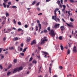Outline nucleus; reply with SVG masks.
Masks as SVG:
<instances>
[{
  "mask_svg": "<svg viewBox=\"0 0 77 77\" xmlns=\"http://www.w3.org/2000/svg\"><path fill=\"white\" fill-rule=\"evenodd\" d=\"M53 77H57V75H54Z\"/></svg>",
  "mask_w": 77,
  "mask_h": 77,
  "instance_id": "63",
  "label": "nucleus"
},
{
  "mask_svg": "<svg viewBox=\"0 0 77 77\" xmlns=\"http://www.w3.org/2000/svg\"><path fill=\"white\" fill-rule=\"evenodd\" d=\"M8 31H11V29H8Z\"/></svg>",
  "mask_w": 77,
  "mask_h": 77,
  "instance_id": "64",
  "label": "nucleus"
},
{
  "mask_svg": "<svg viewBox=\"0 0 77 77\" xmlns=\"http://www.w3.org/2000/svg\"><path fill=\"white\" fill-rule=\"evenodd\" d=\"M32 59H33V58H32V57H31L30 58V60H29V61H32Z\"/></svg>",
  "mask_w": 77,
  "mask_h": 77,
  "instance_id": "38",
  "label": "nucleus"
},
{
  "mask_svg": "<svg viewBox=\"0 0 77 77\" xmlns=\"http://www.w3.org/2000/svg\"><path fill=\"white\" fill-rule=\"evenodd\" d=\"M46 38H47V37H45L44 38L43 41H47V40L46 39Z\"/></svg>",
  "mask_w": 77,
  "mask_h": 77,
  "instance_id": "13",
  "label": "nucleus"
},
{
  "mask_svg": "<svg viewBox=\"0 0 77 77\" xmlns=\"http://www.w3.org/2000/svg\"><path fill=\"white\" fill-rule=\"evenodd\" d=\"M58 5L59 6V7H60V8H62V4H60Z\"/></svg>",
  "mask_w": 77,
  "mask_h": 77,
  "instance_id": "34",
  "label": "nucleus"
},
{
  "mask_svg": "<svg viewBox=\"0 0 77 77\" xmlns=\"http://www.w3.org/2000/svg\"><path fill=\"white\" fill-rule=\"evenodd\" d=\"M37 10L38 11H40V8H37Z\"/></svg>",
  "mask_w": 77,
  "mask_h": 77,
  "instance_id": "46",
  "label": "nucleus"
},
{
  "mask_svg": "<svg viewBox=\"0 0 77 77\" xmlns=\"http://www.w3.org/2000/svg\"><path fill=\"white\" fill-rule=\"evenodd\" d=\"M37 63V61L36 60H33L32 62V63L33 64V63H35V64H36Z\"/></svg>",
  "mask_w": 77,
  "mask_h": 77,
  "instance_id": "11",
  "label": "nucleus"
},
{
  "mask_svg": "<svg viewBox=\"0 0 77 77\" xmlns=\"http://www.w3.org/2000/svg\"><path fill=\"white\" fill-rule=\"evenodd\" d=\"M13 21L15 24H16V21H15V20L14 19Z\"/></svg>",
  "mask_w": 77,
  "mask_h": 77,
  "instance_id": "45",
  "label": "nucleus"
},
{
  "mask_svg": "<svg viewBox=\"0 0 77 77\" xmlns=\"http://www.w3.org/2000/svg\"><path fill=\"white\" fill-rule=\"evenodd\" d=\"M7 38L6 37H4L3 38V41H4V42H5L6 41V40L7 39Z\"/></svg>",
  "mask_w": 77,
  "mask_h": 77,
  "instance_id": "18",
  "label": "nucleus"
},
{
  "mask_svg": "<svg viewBox=\"0 0 77 77\" xmlns=\"http://www.w3.org/2000/svg\"><path fill=\"white\" fill-rule=\"evenodd\" d=\"M64 28V26H61L60 27V28H61V31H63V30L65 29V28Z\"/></svg>",
  "mask_w": 77,
  "mask_h": 77,
  "instance_id": "8",
  "label": "nucleus"
},
{
  "mask_svg": "<svg viewBox=\"0 0 77 77\" xmlns=\"http://www.w3.org/2000/svg\"><path fill=\"white\" fill-rule=\"evenodd\" d=\"M63 7L64 9H65V8H66V6L64 5H63Z\"/></svg>",
  "mask_w": 77,
  "mask_h": 77,
  "instance_id": "41",
  "label": "nucleus"
},
{
  "mask_svg": "<svg viewBox=\"0 0 77 77\" xmlns=\"http://www.w3.org/2000/svg\"><path fill=\"white\" fill-rule=\"evenodd\" d=\"M65 8H63L62 10V12H64V11H65Z\"/></svg>",
  "mask_w": 77,
  "mask_h": 77,
  "instance_id": "54",
  "label": "nucleus"
},
{
  "mask_svg": "<svg viewBox=\"0 0 77 77\" xmlns=\"http://www.w3.org/2000/svg\"><path fill=\"white\" fill-rule=\"evenodd\" d=\"M66 24L69 26V27H73V25H70L68 23H66Z\"/></svg>",
  "mask_w": 77,
  "mask_h": 77,
  "instance_id": "7",
  "label": "nucleus"
},
{
  "mask_svg": "<svg viewBox=\"0 0 77 77\" xmlns=\"http://www.w3.org/2000/svg\"><path fill=\"white\" fill-rule=\"evenodd\" d=\"M20 51H22L23 50V48H20Z\"/></svg>",
  "mask_w": 77,
  "mask_h": 77,
  "instance_id": "49",
  "label": "nucleus"
},
{
  "mask_svg": "<svg viewBox=\"0 0 77 77\" xmlns=\"http://www.w3.org/2000/svg\"><path fill=\"white\" fill-rule=\"evenodd\" d=\"M69 1H70V2L71 3H74V0H69Z\"/></svg>",
  "mask_w": 77,
  "mask_h": 77,
  "instance_id": "35",
  "label": "nucleus"
},
{
  "mask_svg": "<svg viewBox=\"0 0 77 77\" xmlns=\"http://www.w3.org/2000/svg\"><path fill=\"white\" fill-rule=\"evenodd\" d=\"M45 41L44 40H43L41 42V44H44Z\"/></svg>",
  "mask_w": 77,
  "mask_h": 77,
  "instance_id": "29",
  "label": "nucleus"
},
{
  "mask_svg": "<svg viewBox=\"0 0 77 77\" xmlns=\"http://www.w3.org/2000/svg\"><path fill=\"white\" fill-rule=\"evenodd\" d=\"M8 4L9 5H11V2H8Z\"/></svg>",
  "mask_w": 77,
  "mask_h": 77,
  "instance_id": "61",
  "label": "nucleus"
},
{
  "mask_svg": "<svg viewBox=\"0 0 77 77\" xmlns=\"http://www.w3.org/2000/svg\"><path fill=\"white\" fill-rule=\"evenodd\" d=\"M38 15H42V13H39V14H38Z\"/></svg>",
  "mask_w": 77,
  "mask_h": 77,
  "instance_id": "52",
  "label": "nucleus"
},
{
  "mask_svg": "<svg viewBox=\"0 0 77 77\" xmlns=\"http://www.w3.org/2000/svg\"><path fill=\"white\" fill-rule=\"evenodd\" d=\"M17 23H18V25H19V26H21V22H17Z\"/></svg>",
  "mask_w": 77,
  "mask_h": 77,
  "instance_id": "27",
  "label": "nucleus"
},
{
  "mask_svg": "<svg viewBox=\"0 0 77 77\" xmlns=\"http://www.w3.org/2000/svg\"><path fill=\"white\" fill-rule=\"evenodd\" d=\"M29 30L30 31L32 30H33V27H30L29 28Z\"/></svg>",
  "mask_w": 77,
  "mask_h": 77,
  "instance_id": "19",
  "label": "nucleus"
},
{
  "mask_svg": "<svg viewBox=\"0 0 77 77\" xmlns=\"http://www.w3.org/2000/svg\"><path fill=\"white\" fill-rule=\"evenodd\" d=\"M9 6H10V5H7V8H8L9 7Z\"/></svg>",
  "mask_w": 77,
  "mask_h": 77,
  "instance_id": "57",
  "label": "nucleus"
},
{
  "mask_svg": "<svg viewBox=\"0 0 77 77\" xmlns=\"http://www.w3.org/2000/svg\"><path fill=\"white\" fill-rule=\"evenodd\" d=\"M20 45L22 47H23V45H24V44H23V43H22Z\"/></svg>",
  "mask_w": 77,
  "mask_h": 77,
  "instance_id": "48",
  "label": "nucleus"
},
{
  "mask_svg": "<svg viewBox=\"0 0 77 77\" xmlns=\"http://www.w3.org/2000/svg\"><path fill=\"white\" fill-rule=\"evenodd\" d=\"M2 49L1 48H0V53H1V52H2Z\"/></svg>",
  "mask_w": 77,
  "mask_h": 77,
  "instance_id": "58",
  "label": "nucleus"
},
{
  "mask_svg": "<svg viewBox=\"0 0 77 77\" xmlns=\"http://www.w3.org/2000/svg\"><path fill=\"white\" fill-rule=\"evenodd\" d=\"M73 51H74V52H75V53H76L77 52V48H76V46H75L73 47Z\"/></svg>",
  "mask_w": 77,
  "mask_h": 77,
  "instance_id": "5",
  "label": "nucleus"
},
{
  "mask_svg": "<svg viewBox=\"0 0 77 77\" xmlns=\"http://www.w3.org/2000/svg\"><path fill=\"white\" fill-rule=\"evenodd\" d=\"M5 24V20H4L2 23V24H3V25H4Z\"/></svg>",
  "mask_w": 77,
  "mask_h": 77,
  "instance_id": "28",
  "label": "nucleus"
},
{
  "mask_svg": "<svg viewBox=\"0 0 77 77\" xmlns=\"http://www.w3.org/2000/svg\"><path fill=\"white\" fill-rule=\"evenodd\" d=\"M43 53H44V54H47V55H48V53L46 52L43 51Z\"/></svg>",
  "mask_w": 77,
  "mask_h": 77,
  "instance_id": "22",
  "label": "nucleus"
},
{
  "mask_svg": "<svg viewBox=\"0 0 77 77\" xmlns=\"http://www.w3.org/2000/svg\"><path fill=\"white\" fill-rule=\"evenodd\" d=\"M36 21H37V23H38V24H40L39 23V20H37Z\"/></svg>",
  "mask_w": 77,
  "mask_h": 77,
  "instance_id": "44",
  "label": "nucleus"
},
{
  "mask_svg": "<svg viewBox=\"0 0 77 77\" xmlns=\"http://www.w3.org/2000/svg\"><path fill=\"white\" fill-rule=\"evenodd\" d=\"M60 47L61 48V50H63V46H62V45H61L60 46Z\"/></svg>",
  "mask_w": 77,
  "mask_h": 77,
  "instance_id": "24",
  "label": "nucleus"
},
{
  "mask_svg": "<svg viewBox=\"0 0 77 77\" xmlns=\"http://www.w3.org/2000/svg\"><path fill=\"white\" fill-rule=\"evenodd\" d=\"M24 27L25 28H27V27H28V25H27V24H26L24 26Z\"/></svg>",
  "mask_w": 77,
  "mask_h": 77,
  "instance_id": "33",
  "label": "nucleus"
},
{
  "mask_svg": "<svg viewBox=\"0 0 77 77\" xmlns=\"http://www.w3.org/2000/svg\"><path fill=\"white\" fill-rule=\"evenodd\" d=\"M51 0H46V2L47 3V2H50V1H51Z\"/></svg>",
  "mask_w": 77,
  "mask_h": 77,
  "instance_id": "43",
  "label": "nucleus"
},
{
  "mask_svg": "<svg viewBox=\"0 0 77 77\" xmlns=\"http://www.w3.org/2000/svg\"><path fill=\"white\" fill-rule=\"evenodd\" d=\"M3 5L4 6V8H6V3H3Z\"/></svg>",
  "mask_w": 77,
  "mask_h": 77,
  "instance_id": "16",
  "label": "nucleus"
},
{
  "mask_svg": "<svg viewBox=\"0 0 77 77\" xmlns=\"http://www.w3.org/2000/svg\"><path fill=\"white\" fill-rule=\"evenodd\" d=\"M17 59H14V63H16L17 62Z\"/></svg>",
  "mask_w": 77,
  "mask_h": 77,
  "instance_id": "40",
  "label": "nucleus"
},
{
  "mask_svg": "<svg viewBox=\"0 0 77 77\" xmlns=\"http://www.w3.org/2000/svg\"><path fill=\"white\" fill-rule=\"evenodd\" d=\"M70 54V50L68 49L67 51V54Z\"/></svg>",
  "mask_w": 77,
  "mask_h": 77,
  "instance_id": "21",
  "label": "nucleus"
},
{
  "mask_svg": "<svg viewBox=\"0 0 77 77\" xmlns=\"http://www.w3.org/2000/svg\"><path fill=\"white\" fill-rule=\"evenodd\" d=\"M47 30H48L49 31H50L51 29H50V27H48V29H47Z\"/></svg>",
  "mask_w": 77,
  "mask_h": 77,
  "instance_id": "42",
  "label": "nucleus"
},
{
  "mask_svg": "<svg viewBox=\"0 0 77 77\" xmlns=\"http://www.w3.org/2000/svg\"><path fill=\"white\" fill-rule=\"evenodd\" d=\"M38 26L39 27V32H41V24L39 23L38 24Z\"/></svg>",
  "mask_w": 77,
  "mask_h": 77,
  "instance_id": "9",
  "label": "nucleus"
},
{
  "mask_svg": "<svg viewBox=\"0 0 77 77\" xmlns=\"http://www.w3.org/2000/svg\"><path fill=\"white\" fill-rule=\"evenodd\" d=\"M60 26V24H58L57 23L55 24L54 25V27L55 28H59V26Z\"/></svg>",
  "mask_w": 77,
  "mask_h": 77,
  "instance_id": "6",
  "label": "nucleus"
},
{
  "mask_svg": "<svg viewBox=\"0 0 77 77\" xmlns=\"http://www.w3.org/2000/svg\"><path fill=\"white\" fill-rule=\"evenodd\" d=\"M36 44V42L35 40L32 41V42L31 43V45H33V44Z\"/></svg>",
  "mask_w": 77,
  "mask_h": 77,
  "instance_id": "4",
  "label": "nucleus"
},
{
  "mask_svg": "<svg viewBox=\"0 0 77 77\" xmlns=\"http://www.w3.org/2000/svg\"><path fill=\"white\" fill-rule=\"evenodd\" d=\"M39 5V2H38L37 4H36V6H38Z\"/></svg>",
  "mask_w": 77,
  "mask_h": 77,
  "instance_id": "55",
  "label": "nucleus"
},
{
  "mask_svg": "<svg viewBox=\"0 0 77 77\" xmlns=\"http://www.w3.org/2000/svg\"><path fill=\"white\" fill-rule=\"evenodd\" d=\"M18 39V37H14L13 39V41H17Z\"/></svg>",
  "mask_w": 77,
  "mask_h": 77,
  "instance_id": "12",
  "label": "nucleus"
},
{
  "mask_svg": "<svg viewBox=\"0 0 77 77\" xmlns=\"http://www.w3.org/2000/svg\"><path fill=\"white\" fill-rule=\"evenodd\" d=\"M11 73V72H8L7 73V75H9V74H10Z\"/></svg>",
  "mask_w": 77,
  "mask_h": 77,
  "instance_id": "30",
  "label": "nucleus"
},
{
  "mask_svg": "<svg viewBox=\"0 0 77 77\" xmlns=\"http://www.w3.org/2000/svg\"><path fill=\"white\" fill-rule=\"evenodd\" d=\"M44 32L45 33H47V29L45 30L44 31Z\"/></svg>",
  "mask_w": 77,
  "mask_h": 77,
  "instance_id": "36",
  "label": "nucleus"
},
{
  "mask_svg": "<svg viewBox=\"0 0 77 77\" xmlns=\"http://www.w3.org/2000/svg\"><path fill=\"white\" fill-rule=\"evenodd\" d=\"M62 20L63 21V22H64V23H65V20H64L63 19H62Z\"/></svg>",
  "mask_w": 77,
  "mask_h": 77,
  "instance_id": "59",
  "label": "nucleus"
},
{
  "mask_svg": "<svg viewBox=\"0 0 77 77\" xmlns=\"http://www.w3.org/2000/svg\"><path fill=\"white\" fill-rule=\"evenodd\" d=\"M0 68H1V69H3V67L1 65H0Z\"/></svg>",
  "mask_w": 77,
  "mask_h": 77,
  "instance_id": "47",
  "label": "nucleus"
},
{
  "mask_svg": "<svg viewBox=\"0 0 77 77\" xmlns=\"http://www.w3.org/2000/svg\"><path fill=\"white\" fill-rule=\"evenodd\" d=\"M63 38L62 37V36H60L59 37V39L60 40H62Z\"/></svg>",
  "mask_w": 77,
  "mask_h": 77,
  "instance_id": "23",
  "label": "nucleus"
},
{
  "mask_svg": "<svg viewBox=\"0 0 77 77\" xmlns=\"http://www.w3.org/2000/svg\"><path fill=\"white\" fill-rule=\"evenodd\" d=\"M1 58L2 59H3V58H4V56H1Z\"/></svg>",
  "mask_w": 77,
  "mask_h": 77,
  "instance_id": "62",
  "label": "nucleus"
},
{
  "mask_svg": "<svg viewBox=\"0 0 77 77\" xmlns=\"http://www.w3.org/2000/svg\"><path fill=\"white\" fill-rule=\"evenodd\" d=\"M27 48H25L23 51V53H25V51H26V49H27Z\"/></svg>",
  "mask_w": 77,
  "mask_h": 77,
  "instance_id": "14",
  "label": "nucleus"
},
{
  "mask_svg": "<svg viewBox=\"0 0 77 77\" xmlns=\"http://www.w3.org/2000/svg\"><path fill=\"white\" fill-rule=\"evenodd\" d=\"M51 33L52 36H55V34H54V31L53 30H51Z\"/></svg>",
  "mask_w": 77,
  "mask_h": 77,
  "instance_id": "3",
  "label": "nucleus"
},
{
  "mask_svg": "<svg viewBox=\"0 0 77 77\" xmlns=\"http://www.w3.org/2000/svg\"><path fill=\"white\" fill-rule=\"evenodd\" d=\"M8 1V0H4V2H5V3H7Z\"/></svg>",
  "mask_w": 77,
  "mask_h": 77,
  "instance_id": "51",
  "label": "nucleus"
},
{
  "mask_svg": "<svg viewBox=\"0 0 77 77\" xmlns=\"http://www.w3.org/2000/svg\"><path fill=\"white\" fill-rule=\"evenodd\" d=\"M6 17H9V14L8 13V12H6Z\"/></svg>",
  "mask_w": 77,
  "mask_h": 77,
  "instance_id": "15",
  "label": "nucleus"
},
{
  "mask_svg": "<svg viewBox=\"0 0 77 77\" xmlns=\"http://www.w3.org/2000/svg\"><path fill=\"white\" fill-rule=\"evenodd\" d=\"M10 50H14V47H12L11 48H9Z\"/></svg>",
  "mask_w": 77,
  "mask_h": 77,
  "instance_id": "31",
  "label": "nucleus"
},
{
  "mask_svg": "<svg viewBox=\"0 0 77 77\" xmlns=\"http://www.w3.org/2000/svg\"><path fill=\"white\" fill-rule=\"evenodd\" d=\"M21 30H22V29L19 28L18 29V32H20V31H21Z\"/></svg>",
  "mask_w": 77,
  "mask_h": 77,
  "instance_id": "39",
  "label": "nucleus"
},
{
  "mask_svg": "<svg viewBox=\"0 0 77 77\" xmlns=\"http://www.w3.org/2000/svg\"><path fill=\"white\" fill-rule=\"evenodd\" d=\"M20 54L21 56H24V54L23 53H20Z\"/></svg>",
  "mask_w": 77,
  "mask_h": 77,
  "instance_id": "37",
  "label": "nucleus"
},
{
  "mask_svg": "<svg viewBox=\"0 0 77 77\" xmlns=\"http://www.w3.org/2000/svg\"><path fill=\"white\" fill-rule=\"evenodd\" d=\"M12 8H14V9H17V7L13 5L12 6Z\"/></svg>",
  "mask_w": 77,
  "mask_h": 77,
  "instance_id": "20",
  "label": "nucleus"
},
{
  "mask_svg": "<svg viewBox=\"0 0 77 77\" xmlns=\"http://www.w3.org/2000/svg\"><path fill=\"white\" fill-rule=\"evenodd\" d=\"M59 10V9L57 8L55 9V10L54 11V14H55V16H52V19L53 20H55V21H56V22H57V15H56V11H58Z\"/></svg>",
  "mask_w": 77,
  "mask_h": 77,
  "instance_id": "1",
  "label": "nucleus"
},
{
  "mask_svg": "<svg viewBox=\"0 0 77 77\" xmlns=\"http://www.w3.org/2000/svg\"><path fill=\"white\" fill-rule=\"evenodd\" d=\"M51 67H49V71H51Z\"/></svg>",
  "mask_w": 77,
  "mask_h": 77,
  "instance_id": "60",
  "label": "nucleus"
},
{
  "mask_svg": "<svg viewBox=\"0 0 77 77\" xmlns=\"http://www.w3.org/2000/svg\"><path fill=\"white\" fill-rule=\"evenodd\" d=\"M12 66V64H10L9 65V66H8V69H9L10 68H11V67Z\"/></svg>",
  "mask_w": 77,
  "mask_h": 77,
  "instance_id": "26",
  "label": "nucleus"
},
{
  "mask_svg": "<svg viewBox=\"0 0 77 77\" xmlns=\"http://www.w3.org/2000/svg\"><path fill=\"white\" fill-rule=\"evenodd\" d=\"M60 2L61 4H63V0H60Z\"/></svg>",
  "mask_w": 77,
  "mask_h": 77,
  "instance_id": "53",
  "label": "nucleus"
},
{
  "mask_svg": "<svg viewBox=\"0 0 77 77\" xmlns=\"http://www.w3.org/2000/svg\"><path fill=\"white\" fill-rule=\"evenodd\" d=\"M30 40V37H28L27 38V42H29Z\"/></svg>",
  "mask_w": 77,
  "mask_h": 77,
  "instance_id": "10",
  "label": "nucleus"
},
{
  "mask_svg": "<svg viewBox=\"0 0 77 77\" xmlns=\"http://www.w3.org/2000/svg\"><path fill=\"white\" fill-rule=\"evenodd\" d=\"M57 3L58 5H59L60 4V2L59 0H58L57 1Z\"/></svg>",
  "mask_w": 77,
  "mask_h": 77,
  "instance_id": "17",
  "label": "nucleus"
},
{
  "mask_svg": "<svg viewBox=\"0 0 77 77\" xmlns=\"http://www.w3.org/2000/svg\"><path fill=\"white\" fill-rule=\"evenodd\" d=\"M70 20L72 22H73V21H74V19H73L72 18H70Z\"/></svg>",
  "mask_w": 77,
  "mask_h": 77,
  "instance_id": "25",
  "label": "nucleus"
},
{
  "mask_svg": "<svg viewBox=\"0 0 77 77\" xmlns=\"http://www.w3.org/2000/svg\"><path fill=\"white\" fill-rule=\"evenodd\" d=\"M35 2H36V1H34V2L32 3V5H35Z\"/></svg>",
  "mask_w": 77,
  "mask_h": 77,
  "instance_id": "32",
  "label": "nucleus"
},
{
  "mask_svg": "<svg viewBox=\"0 0 77 77\" xmlns=\"http://www.w3.org/2000/svg\"><path fill=\"white\" fill-rule=\"evenodd\" d=\"M37 57L38 58H40V55H39V56H38L37 55Z\"/></svg>",
  "mask_w": 77,
  "mask_h": 77,
  "instance_id": "56",
  "label": "nucleus"
},
{
  "mask_svg": "<svg viewBox=\"0 0 77 77\" xmlns=\"http://www.w3.org/2000/svg\"><path fill=\"white\" fill-rule=\"evenodd\" d=\"M23 67H20L19 68H17L14 69V70L13 71V73L14 74V73H15L16 72H17V71H21L23 69Z\"/></svg>",
  "mask_w": 77,
  "mask_h": 77,
  "instance_id": "2",
  "label": "nucleus"
},
{
  "mask_svg": "<svg viewBox=\"0 0 77 77\" xmlns=\"http://www.w3.org/2000/svg\"><path fill=\"white\" fill-rule=\"evenodd\" d=\"M59 68L60 69H62L63 68V67H62V66H60V67H59Z\"/></svg>",
  "mask_w": 77,
  "mask_h": 77,
  "instance_id": "50",
  "label": "nucleus"
}]
</instances>
